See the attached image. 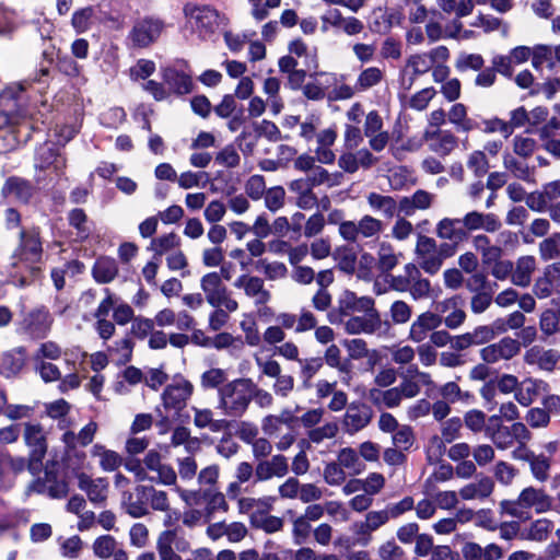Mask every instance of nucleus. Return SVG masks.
<instances>
[{
	"mask_svg": "<svg viewBox=\"0 0 560 560\" xmlns=\"http://www.w3.org/2000/svg\"><path fill=\"white\" fill-rule=\"evenodd\" d=\"M389 316L395 325L407 324L412 316V307L406 301L396 300L389 306Z\"/></svg>",
	"mask_w": 560,
	"mask_h": 560,
	"instance_id": "obj_60",
	"label": "nucleus"
},
{
	"mask_svg": "<svg viewBox=\"0 0 560 560\" xmlns=\"http://www.w3.org/2000/svg\"><path fill=\"white\" fill-rule=\"evenodd\" d=\"M532 63L536 69L541 68L544 65H547L549 69H553L555 58L552 46L549 45H537L532 49Z\"/></svg>",
	"mask_w": 560,
	"mask_h": 560,
	"instance_id": "obj_59",
	"label": "nucleus"
},
{
	"mask_svg": "<svg viewBox=\"0 0 560 560\" xmlns=\"http://www.w3.org/2000/svg\"><path fill=\"white\" fill-rule=\"evenodd\" d=\"M25 441L26 444L31 447L27 460H25L24 457L13 458L10 456L9 464L14 474L22 472L26 467L27 470L34 476V478L27 485L28 492H33L35 491V424L27 423L25 425Z\"/></svg>",
	"mask_w": 560,
	"mask_h": 560,
	"instance_id": "obj_20",
	"label": "nucleus"
},
{
	"mask_svg": "<svg viewBox=\"0 0 560 560\" xmlns=\"http://www.w3.org/2000/svg\"><path fill=\"white\" fill-rule=\"evenodd\" d=\"M233 285L243 290L244 295L253 300L256 306L266 305L271 300V292L266 288L264 279L258 276L243 273L236 278Z\"/></svg>",
	"mask_w": 560,
	"mask_h": 560,
	"instance_id": "obj_14",
	"label": "nucleus"
},
{
	"mask_svg": "<svg viewBox=\"0 0 560 560\" xmlns=\"http://www.w3.org/2000/svg\"><path fill=\"white\" fill-rule=\"evenodd\" d=\"M385 230V224L382 220L371 215L364 214L358 221H351L348 224L346 233V242L359 244L363 241L375 242L380 238Z\"/></svg>",
	"mask_w": 560,
	"mask_h": 560,
	"instance_id": "obj_9",
	"label": "nucleus"
},
{
	"mask_svg": "<svg viewBox=\"0 0 560 560\" xmlns=\"http://www.w3.org/2000/svg\"><path fill=\"white\" fill-rule=\"evenodd\" d=\"M553 523L548 518H539L522 528L520 539L530 541H545L552 532Z\"/></svg>",
	"mask_w": 560,
	"mask_h": 560,
	"instance_id": "obj_37",
	"label": "nucleus"
},
{
	"mask_svg": "<svg viewBox=\"0 0 560 560\" xmlns=\"http://www.w3.org/2000/svg\"><path fill=\"white\" fill-rule=\"evenodd\" d=\"M221 468L218 464H211L201 468L198 472V485L203 489L219 488Z\"/></svg>",
	"mask_w": 560,
	"mask_h": 560,
	"instance_id": "obj_58",
	"label": "nucleus"
},
{
	"mask_svg": "<svg viewBox=\"0 0 560 560\" xmlns=\"http://www.w3.org/2000/svg\"><path fill=\"white\" fill-rule=\"evenodd\" d=\"M401 253H397L395 247L387 241L378 243L376 252L375 267L382 275H388L399 264Z\"/></svg>",
	"mask_w": 560,
	"mask_h": 560,
	"instance_id": "obj_34",
	"label": "nucleus"
},
{
	"mask_svg": "<svg viewBox=\"0 0 560 560\" xmlns=\"http://www.w3.org/2000/svg\"><path fill=\"white\" fill-rule=\"evenodd\" d=\"M179 245L180 240L178 235L172 232L153 238L150 244V249L153 250L156 256H162L177 249Z\"/></svg>",
	"mask_w": 560,
	"mask_h": 560,
	"instance_id": "obj_53",
	"label": "nucleus"
},
{
	"mask_svg": "<svg viewBox=\"0 0 560 560\" xmlns=\"http://www.w3.org/2000/svg\"><path fill=\"white\" fill-rule=\"evenodd\" d=\"M521 460H525L530 466L534 478L540 482H545L549 478L550 459L544 454L535 455L533 452H526Z\"/></svg>",
	"mask_w": 560,
	"mask_h": 560,
	"instance_id": "obj_47",
	"label": "nucleus"
},
{
	"mask_svg": "<svg viewBox=\"0 0 560 560\" xmlns=\"http://www.w3.org/2000/svg\"><path fill=\"white\" fill-rule=\"evenodd\" d=\"M202 346L213 347L217 350L229 349L232 353H236L243 351L244 341L240 336L235 337L230 332H219L213 338H203Z\"/></svg>",
	"mask_w": 560,
	"mask_h": 560,
	"instance_id": "obj_39",
	"label": "nucleus"
},
{
	"mask_svg": "<svg viewBox=\"0 0 560 560\" xmlns=\"http://www.w3.org/2000/svg\"><path fill=\"white\" fill-rule=\"evenodd\" d=\"M384 79V71L378 67L363 69L357 80V90L363 92L378 85Z\"/></svg>",
	"mask_w": 560,
	"mask_h": 560,
	"instance_id": "obj_50",
	"label": "nucleus"
},
{
	"mask_svg": "<svg viewBox=\"0 0 560 560\" xmlns=\"http://www.w3.org/2000/svg\"><path fill=\"white\" fill-rule=\"evenodd\" d=\"M194 390L195 387L190 381L184 377L174 378L162 393L163 407L167 410L180 412L187 406Z\"/></svg>",
	"mask_w": 560,
	"mask_h": 560,
	"instance_id": "obj_10",
	"label": "nucleus"
},
{
	"mask_svg": "<svg viewBox=\"0 0 560 560\" xmlns=\"http://www.w3.org/2000/svg\"><path fill=\"white\" fill-rule=\"evenodd\" d=\"M26 362V350L23 347L5 351L0 357V375L15 376Z\"/></svg>",
	"mask_w": 560,
	"mask_h": 560,
	"instance_id": "obj_31",
	"label": "nucleus"
},
{
	"mask_svg": "<svg viewBox=\"0 0 560 560\" xmlns=\"http://www.w3.org/2000/svg\"><path fill=\"white\" fill-rule=\"evenodd\" d=\"M27 81L12 83L0 94V152L25 145L35 131V119L27 109Z\"/></svg>",
	"mask_w": 560,
	"mask_h": 560,
	"instance_id": "obj_1",
	"label": "nucleus"
},
{
	"mask_svg": "<svg viewBox=\"0 0 560 560\" xmlns=\"http://www.w3.org/2000/svg\"><path fill=\"white\" fill-rule=\"evenodd\" d=\"M1 195L4 198L13 197L19 202L27 203L33 196V186L27 179L13 175L5 179Z\"/></svg>",
	"mask_w": 560,
	"mask_h": 560,
	"instance_id": "obj_30",
	"label": "nucleus"
},
{
	"mask_svg": "<svg viewBox=\"0 0 560 560\" xmlns=\"http://www.w3.org/2000/svg\"><path fill=\"white\" fill-rule=\"evenodd\" d=\"M362 316H349L348 319L343 320L342 318H332L330 317L331 323H341L343 325V329L349 335H360L368 334L372 335L378 331L382 327L381 314L376 308L372 311L363 312Z\"/></svg>",
	"mask_w": 560,
	"mask_h": 560,
	"instance_id": "obj_11",
	"label": "nucleus"
},
{
	"mask_svg": "<svg viewBox=\"0 0 560 560\" xmlns=\"http://www.w3.org/2000/svg\"><path fill=\"white\" fill-rule=\"evenodd\" d=\"M443 319L441 315L427 311L419 314L411 323L408 332V339L415 343L423 342L433 330L439 328Z\"/></svg>",
	"mask_w": 560,
	"mask_h": 560,
	"instance_id": "obj_19",
	"label": "nucleus"
},
{
	"mask_svg": "<svg viewBox=\"0 0 560 560\" xmlns=\"http://www.w3.org/2000/svg\"><path fill=\"white\" fill-rule=\"evenodd\" d=\"M165 83L178 95L188 94L192 90V81L189 75L174 69H165L163 72Z\"/></svg>",
	"mask_w": 560,
	"mask_h": 560,
	"instance_id": "obj_46",
	"label": "nucleus"
},
{
	"mask_svg": "<svg viewBox=\"0 0 560 560\" xmlns=\"http://www.w3.org/2000/svg\"><path fill=\"white\" fill-rule=\"evenodd\" d=\"M549 390V385L538 378L527 377L520 383L515 400L523 407L530 406L538 397Z\"/></svg>",
	"mask_w": 560,
	"mask_h": 560,
	"instance_id": "obj_27",
	"label": "nucleus"
},
{
	"mask_svg": "<svg viewBox=\"0 0 560 560\" xmlns=\"http://www.w3.org/2000/svg\"><path fill=\"white\" fill-rule=\"evenodd\" d=\"M252 523L268 534L280 532L284 526L283 520L275 515H252Z\"/></svg>",
	"mask_w": 560,
	"mask_h": 560,
	"instance_id": "obj_62",
	"label": "nucleus"
},
{
	"mask_svg": "<svg viewBox=\"0 0 560 560\" xmlns=\"http://www.w3.org/2000/svg\"><path fill=\"white\" fill-rule=\"evenodd\" d=\"M187 25L198 34L201 39H207L215 33L221 24L220 13L208 5L186 3L183 8Z\"/></svg>",
	"mask_w": 560,
	"mask_h": 560,
	"instance_id": "obj_6",
	"label": "nucleus"
},
{
	"mask_svg": "<svg viewBox=\"0 0 560 560\" xmlns=\"http://www.w3.org/2000/svg\"><path fill=\"white\" fill-rule=\"evenodd\" d=\"M92 548L96 557L101 559H108L117 548V541L110 535H103L94 540Z\"/></svg>",
	"mask_w": 560,
	"mask_h": 560,
	"instance_id": "obj_63",
	"label": "nucleus"
},
{
	"mask_svg": "<svg viewBox=\"0 0 560 560\" xmlns=\"http://www.w3.org/2000/svg\"><path fill=\"white\" fill-rule=\"evenodd\" d=\"M12 282L20 288L35 281V233L22 229L20 242L12 254Z\"/></svg>",
	"mask_w": 560,
	"mask_h": 560,
	"instance_id": "obj_2",
	"label": "nucleus"
},
{
	"mask_svg": "<svg viewBox=\"0 0 560 560\" xmlns=\"http://www.w3.org/2000/svg\"><path fill=\"white\" fill-rule=\"evenodd\" d=\"M91 454L93 457L98 458L100 467L104 471H115L122 464V457L115 451L108 450L101 444H95Z\"/></svg>",
	"mask_w": 560,
	"mask_h": 560,
	"instance_id": "obj_44",
	"label": "nucleus"
},
{
	"mask_svg": "<svg viewBox=\"0 0 560 560\" xmlns=\"http://www.w3.org/2000/svg\"><path fill=\"white\" fill-rule=\"evenodd\" d=\"M45 477L39 478L42 481L37 482V492H47L51 498H62L68 493L67 482L59 478L56 465L46 467Z\"/></svg>",
	"mask_w": 560,
	"mask_h": 560,
	"instance_id": "obj_29",
	"label": "nucleus"
},
{
	"mask_svg": "<svg viewBox=\"0 0 560 560\" xmlns=\"http://www.w3.org/2000/svg\"><path fill=\"white\" fill-rule=\"evenodd\" d=\"M290 470L289 460L282 454L272 455L256 463L255 480L265 482L272 478H283Z\"/></svg>",
	"mask_w": 560,
	"mask_h": 560,
	"instance_id": "obj_17",
	"label": "nucleus"
},
{
	"mask_svg": "<svg viewBox=\"0 0 560 560\" xmlns=\"http://www.w3.org/2000/svg\"><path fill=\"white\" fill-rule=\"evenodd\" d=\"M136 491L145 498L152 510L160 512H168L171 510L168 495L165 491L156 490L149 486H138Z\"/></svg>",
	"mask_w": 560,
	"mask_h": 560,
	"instance_id": "obj_43",
	"label": "nucleus"
},
{
	"mask_svg": "<svg viewBox=\"0 0 560 560\" xmlns=\"http://www.w3.org/2000/svg\"><path fill=\"white\" fill-rule=\"evenodd\" d=\"M375 308V302L370 296H357L353 292L346 291L338 301L339 318L350 316L353 313H362Z\"/></svg>",
	"mask_w": 560,
	"mask_h": 560,
	"instance_id": "obj_26",
	"label": "nucleus"
},
{
	"mask_svg": "<svg viewBox=\"0 0 560 560\" xmlns=\"http://www.w3.org/2000/svg\"><path fill=\"white\" fill-rule=\"evenodd\" d=\"M15 331L23 338L35 339V310H21L15 322Z\"/></svg>",
	"mask_w": 560,
	"mask_h": 560,
	"instance_id": "obj_51",
	"label": "nucleus"
},
{
	"mask_svg": "<svg viewBox=\"0 0 560 560\" xmlns=\"http://www.w3.org/2000/svg\"><path fill=\"white\" fill-rule=\"evenodd\" d=\"M341 178V173L330 174L327 170L319 165H316L307 175V180L312 187L319 185L334 187L340 184Z\"/></svg>",
	"mask_w": 560,
	"mask_h": 560,
	"instance_id": "obj_49",
	"label": "nucleus"
},
{
	"mask_svg": "<svg viewBox=\"0 0 560 560\" xmlns=\"http://www.w3.org/2000/svg\"><path fill=\"white\" fill-rule=\"evenodd\" d=\"M538 253L544 261L560 259V232H556L539 242Z\"/></svg>",
	"mask_w": 560,
	"mask_h": 560,
	"instance_id": "obj_52",
	"label": "nucleus"
},
{
	"mask_svg": "<svg viewBox=\"0 0 560 560\" xmlns=\"http://www.w3.org/2000/svg\"><path fill=\"white\" fill-rule=\"evenodd\" d=\"M501 512L520 520L529 518L527 509L536 513H545L552 509V499L541 488L533 486L524 488L516 500H503L500 503Z\"/></svg>",
	"mask_w": 560,
	"mask_h": 560,
	"instance_id": "obj_4",
	"label": "nucleus"
},
{
	"mask_svg": "<svg viewBox=\"0 0 560 560\" xmlns=\"http://www.w3.org/2000/svg\"><path fill=\"white\" fill-rule=\"evenodd\" d=\"M325 363L332 369H336L339 374L343 375L342 381L348 384L351 380V363L349 360H343L341 350L336 343H330L323 355Z\"/></svg>",
	"mask_w": 560,
	"mask_h": 560,
	"instance_id": "obj_36",
	"label": "nucleus"
},
{
	"mask_svg": "<svg viewBox=\"0 0 560 560\" xmlns=\"http://www.w3.org/2000/svg\"><path fill=\"white\" fill-rule=\"evenodd\" d=\"M410 288L409 294L415 301L424 300L431 296L432 287L429 279L422 277L419 267H408Z\"/></svg>",
	"mask_w": 560,
	"mask_h": 560,
	"instance_id": "obj_38",
	"label": "nucleus"
},
{
	"mask_svg": "<svg viewBox=\"0 0 560 560\" xmlns=\"http://www.w3.org/2000/svg\"><path fill=\"white\" fill-rule=\"evenodd\" d=\"M250 378H235L218 389V408L228 417H242L250 405Z\"/></svg>",
	"mask_w": 560,
	"mask_h": 560,
	"instance_id": "obj_5",
	"label": "nucleus"
},
{
	"mask_svg": "<svg viewBox=\"0 0 560 560\" xmlns=\"http://www.w3.org/2000/svg\"><path fill=\"white\" fill-rule=\"evenodd\" d=\"M373 416L374 412L369 405L361 401H353L348 406L343 416V430L349 434H354L368 427Z\"/></svg>",
	"mask_w": 560,
	"mask_h": 560,
	"instance_id": "obj_15",
	"label": "nucleus"
},
{
	"mask_svg": "<svg viewBox=\"0 0 560 560\" xmlns=\"http://www.w3.org/2000/svg\"><path fill=\"white\" fill-rule=\"evenodd\" d=\"M165 30V22L152 15L143 16L135 22L129 39L133 47L147 48L155 43Z\"/></svg>",
	"mask_w": 560,
	"mask_h": 560,
	"instance_id": "obj_8",
	"label": "nucleus"
},
{
	"mask_svg": "<svg viewBox=\"0 0 560 560\" xmlns=\"http://www.w3.org/2000/svg\"><path fill=\"white\" fill-rule=\"evenodd\" d=\"M176 538V532L167 529L162 532L156 540V550L160 560H182L180 556L173 549V544Z\"/></svg>",
	"mask_w": 560,
	"mask_h": 560,
	"instance_id": "obj_48",
	"label": "nucleus"
},
{
	"mask_svg": "<svg viewBox=\"0 0 560 560\" xmlns=\"http://www.w3.org/2000/svg\"><path fill=\"white\" fill-rule=\"evenodd\" d=\"M524 361L529 365H537L542 371L552 372L560 361V354L557 350L534 346L525 352Z\"/></svg>",
	"mask_w": 560,
	"mask_h": 560,
	"instance_id": "obj_24",
	"label": "nucleus"
},
{
	"mask_svg": "<svg viewBox=\"0 0 560 560\" xmlns=\"http://www.w3.org/2000/svg\"><path fill=\"white\" fill-rule=\"evenodd\" d=\"M226 381V372L220 368H211L200 376V385L205 389L220 388Z\"/></svg>",
	"mask_w": 560,
	"mask_h": 560,
	"instance_id": "obj_61",
	"label": "nucleus"
},
{
	"mask_svg": "<svg viewBox=\"0 0 560 560\" xmlns=\"http://www.w3.org/2000/svg\"><path fill=\"white\" fill-rule=\"evenodd\" d=\"M533 293L539 300L548 299L552 294H560V261L547 265L534 284Z\"/></svg>",
	"mask_w": 560,
	"mask_h": 560,
	"instance_id": "obj_16",
	"label": "nucleus"
},
{
	"mask_svg": "<svg viewBox=\"0 0 560 560\" xmlns=\"http://www.w3.org/2000/svg\"><path fill=\"white\" fill-rule=\"evenodd\" d=\"M463 228L469 235V232L476 230H485L488 233H494L502 226L499 218L493 213H482L478 211H470L466 213L462 219Z\"/></svg>",
	"mask_w": 560,
	"mask_h": 560,
	"instance_id": "obj_22",
	"label": "nucleus"
},
{
	"mask_svg": "<svg viewBox=\"0 0 560 560\" xmlns=\"http://www.w3.org/2000/svg\"><path fill=\"white\" fill-rule=\"evenodd\" d=\"M537 270V259L533 255L520 256L513 262L512 284L518 288H527L533 281Z\"/></svg>",
	"mask_w": 560,
	"mask_h": 560,
	"instance_id": "obj_23",
	"label": "nucleus"
},
{
	"mask_svg": "<svg viewBox=\"0 0 560 560\" xmlns=\"http://www.w3.org/2000/svg\"><path fill=\"white\" fill-rule=\"evenodd\" d=\"M447 118L458 130L467 132L474 128L472 120L467 116V108L462 103H456L451 107Z\"/></svg>",
	"mask_w": 560,
	"mask_h": 560,
	"instance_id": "obj_54",
	"label": "nucleus"
},
{
	"mask_svg": "<svg viewBox=\"0 0 560 560\" xmlns=\"http://www.w3.org/2000/svg\"><path fill=\"white\" fill-rule=\"evenodd\" d=\"M92 273L98 283H109L118 275L117 262L109 257H100L93 266Z\"/></svg>",
	"mask_w": 560,
	"mask_h": 560,
	"instance_id": "obj_45",
	"label": "nucleus"
},
{
	"mask_svg": "<svg viewBox=\"0 0 560 560\" xmlns=\"http://www.w3.org/2000/svg\"><path fill=\"white\" fill-rule=\"evenodd\" d=\"M366 202L371 210L382 213L384 217L392 219L398 210V202L388 195H381L377 192H369L366 195Z\"/></svg>",
	"mask_w": 560,
	"mask_h": 560,
	"instance_id": "obj_41",
	"label": "nucleus"
},
{
	"mask_svg": "<svg viewBox=\"0 0 560 560\" xmlns=\"http://www.w3.org/2000/svg\"><path fill=\"white\" fill-rule=\"evenodd\" d=\"M200 289L205 299L212 307L224 306L228 310H238V302L233 299L219 272H208L200 279Z\"/></svg>",
	"mask_w": 560,
	"mask_h": 560,
	"instance_id": "obj_7",
	"label": "nucleus"
},
{
	"mask_svg": "<svg viewBox=\"0 0 560 560\" xmlns=\"http://www.w3.org/2000/svg\"><path fill=\"white\" fill-rule=\"evenodd\" d=\"M465 560H499L503 557V550L495 544H489L485 548L480 545L469 541L462 548Z\"/></svg>",
	"mask_w": 560,
	"mask_h": 560,
	"instance_id": "obj_33",
	"label": "nucleus"
},
{
	"mask_svg": "<svg viewBox=\"0 0 560 560\" xmlns=\"http://www.w3.org/2000/svg\"><path fill=\"white\" fill-rule=\"evenodd\" d=\"M454 256V245L438 243L435 238L419 234L415 245V257L419 269L430 276L436 275L444 261Z\"/></svg>",
	"mask_w": 560,
	"mask_h": 560,
	"instance_id": "obj_3",
	"label": "nucleus"
},
{
	"mask_svg": "<svg viewBox=\"0 0 560 560\" xmlns=\"http://www.w3.org/2000/svg\"><path fill=\"white\" fill-rule=\"evenodd\" d=\"M432 68L433 66L427 52L411 55L406 61V70L411 69L412 71L408 86H411L416 77L429 72Z\"/></svg>",
	"mask_w": 560,
	"mask_h": 560,
	"instance_id": "obj_55",
	"label": "nucleus"
},
{
	"mask_svg": "<svg viewBox=\"0 0 560 560\" xmlns=\"http://www.w3.org/2000/svg\"><path fill=\"white\" fill-rule=\"evenodd\" d=\"M203 503L206 522H209L217 511L228 512L230 509L225 494L219 488L205 489Z\"/></svg>",
	"mask_w": 560,
	"mask_h": 560,
	"instance_id": "obj_40",
	"label": "nucleus"
},
{
	"mask_svg": "<svg viewBox=\"0 0 560 560\" xmlns=\"http://www.w3.org/2000/svg\"><path fill=\"white\" fill-rule=\"evenodd\" d=\"M78 487L93 504H104L108 498L109 483L106 478H92L83 471H75Z\"/></svg>",
	"mask_w": 560,
	"mask_h": 560,
	"instance_id": "obj_18",
	"label": "nucleus"
},
{
	"mask_svg": "<svg viewBox=\"0 0 560 560\" xmlns=\"http://www.w3.org/2000/svg\"><path fill=\"white\" fill-rule=\"evenodd\" d=\"M435 234L439 238L447 241L443 244L454 245V255L457 252V246L468 240V234L459 219L444 218L440 220L435 226Z\"/></svg>",
	"mask_w": 560,
	"mask_h": 560,
	"instance_id": "obj_21",
	"label": "nucleus"
},
{
	"mask_svg": "<svg viewBox=\"0 0 560 560\" xmlns=\"http://www.w3.org/2000/svg\"><path fill=\"white\" fill-rule=\"evenodd\" d=\"M423 138L429 142L430 150L440 156L448 155L458 144L457 137L448 130H427Z\"/></svg>",
	"mask_w": 560,
	"mask_h": 560,
	"instance_id": "obj_25",
	"label": "nucleus"
},
{
	"mask_svg": "<svg viewBox=\"0 0 560 560\" xmlns=\"http://www.w3.org/2000/svg\"><path fill=\"white\" fill-rule=\"evenodd\" d=\"M313 527L311 522L304 518L302 515L295 517L292 521V537L296 545H302L307 541L311 534L313 535Z\"/></svg>",
	"mask_w": 560,
	"mask_h": 560,
	"instance_id": "obj_64",
	"label": "nucleus"
},
{
	"mask_svg": "<svg viewBox=\"0 0 560 560\" xmlns=\"http://www.w3.org/2000/svg\"><path fill=\"white\" fill-rule=\"evenodd\" d=\"M503 165L516 178L522 179L524 182H534L533 170H530L527 164L517 161L512 154H504Z\"/></svg>",
	"mask_w": 560,
	"mask_h": 560,
	"instance_id": "obj_57",
	"label": "nucleus"
},
{
	"mask_svg": "<svg viewBox=\"0 0 560 560\" xmlns=\"http://www.w3.org/2000/svg\"><path fill=\"white\" fill-rule=\"evenodd\" d=\"M320 19L323 32H327L331 27L348 36H357L365 28L361 20L353 15H343L338 9L327 11Z\"/></svg>",
	"mask_w": 560,
	"mask_h": 560,
	"instance_id": "obj_13",
	"label": "nucleus"
},
{
	"mask_svg": "<svg viewBox=\"0 0 560 560\" xmlns=\"http://www.w3.org/2000/svg\"><path fill=\"white\" fill-rule=\"evenodd\" d=\"M486 434L499 450H508L513 445L510 428L498 423L497 428L487 427Z\"/></svg>",
	"mask_w": 560,
	"mask_h": 560,
	"instance_id": "obj_56",
	"label": "nucleus"
},
{
	"mask_svg": "<svg viewBox=\"0 0 560 560\" xmlns=\"http://www.w3.org/2000/svg\"><path fill=\"white\" fill-rule=\"evenodd\" d=\"M194 412V425L200 430L209 429L212 433H219L230 428L226 419H214L213 411L209 408H191Z\"/></svg>",
	"mask_w": 560,
	"mask_h": 560,
	"instance_id": "obj_32",
	"label": "nucleus"
},
{
	"mask_svg": "<svg viewBox=\"0 0 560 560\" xmlns=\"http://www.w3.org/2000/svg\"><path fill=\"white\" fill-rule=\"evenodd\" d=\"M521 351V342L511 337H503L497 342L480 349L479 355L487 364H495L500 361H509Z\"/></svg>",
	"mask_w": 560,
	"mask_h": 560,
	"instance_id": "obj_12",
	"label": "nucleus"
},
{
	"mask_svg": "<svg viewBox=\"0 0 560 560\" xmlns=\"http://www.w3.org/2000/svg\"><path fill=\"white\" fill-rule=\"evenodd\" d=\"M435 196L427 190L418 189L411 196H405L398 201V211L405 217H411L418 210L429 209Z\"/></svg>",
	"mask_w": 560,
	"mask_h": 560,
	"instance_id": "obj_28",
	"label": "nucleus"
},
{
	"mask_svg": "<svg viewBox=\"0 0 560 560\" xmlns=\"http://www.w3.org/2000/svg\"><path fill=\"white\" fill-rule=\"evenodd\" d=\"M349 476L360 475L365 470L364 463L360 459L358 452L352 447H343L338 452L336 460Z\"/></svg>",
	"mask_w": 560,
	"mask_h": 560,
	"instance_id": "obj_42",
	"label": "nucleus"
},
{
	"mask_svg": "<svg viewBox=\"0 0 560 560\" xmlns=\"http://www.w3.org/2000/svg\"><path fill=\"white\" fill-rule=\"evenodd\" d=\"M494 490V481L487 476L477 482H470L459 489L458 494L463 500H483L491 495Z\"/></svg>",
	"mask_w": 560,
	"mask_h": 560,
	"instance_id": "obj_35",
	"label": "nucleus"
}]
</instances>
